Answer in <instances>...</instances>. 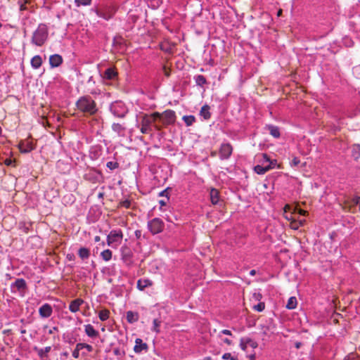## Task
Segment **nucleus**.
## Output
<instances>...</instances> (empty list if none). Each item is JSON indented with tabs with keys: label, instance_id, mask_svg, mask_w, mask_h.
<instances>
[{
	"label": "nucleus",
	"instance_id": "nucleus-46",
	"mask_svg": "<svg viewBox=\"0 0 360 360\" xmlns=\"http://www.w3.org/2000/svg\"><path fill=\"white\" fill-rule=\"evenodd\" d=\"M240 347L241 349H243V351H246L247 350L248 345H247V343H245V338H243L240 339Z\"/></svg>",
	"mask_w": 360,
	"mask_h": 360
},
{
	"label": "nucleus",
	"instance_id": "nucleus-61",
	"mask_svg": "<svg viewBox=\"0 0 360 360\" xmlns=\"http://www.w3.org/2000/svg\"><path fill=\"white\" fill-rule=\"evenodd\" d=\"M299 213H300V214H301V215H305V214H306V213H307V212H306V211H304V210H299Z\"/></svg>",
	"mask_w": 360,
	"mask_h": 360
},
{
	"label": "nucleus",
	"instance_id": "nucleus-28",
	"mask_svg": "<svg viewBox=\"0 0 360 360\" xmlns=\"http://www.w3.org/2000/svg\"><path fill=\"white\" fill-rule=\"evenodd\" d=\"M257 160L259 163L262 164L261 165H269L270 162H273L266 153H262L258 155Z\"/></svg>",
	"mask_w": 360,
	"mask_h": 360
},
{
	"label": "nucleus",
	"instance_id": "nucleus-23",
	"mask_svg": "<svg viewBox=\"0 0 360 360\" xmlns=\"http://www.w3.org/2000/svg\"><path fill=\"white\" fill-rule=\"evenodd\" d=\"M210 107L208 105L205 104L201 108V109L200 110V115L205 120H208L211 117V112H210Z\"/></svg>",
	"mask_w": 360,
	"mask_h": 360
},
{
	"label": "nucleus",
	"instance_id": "nucleus-6",
	"mask_svg": "<svg viewBox=\"0 0 360 360\" xmlns=\"http://www.w3.org/2000/svg\"><path fill=\"white\" fill-rule=\"evenodd\" d=\"M160 117V113L155 112L150 115H144L141 120V127L140 129L142 134H148L152 131L151 124Z\"/></svg>",
	"mask_w": 360,
	"mask_h": 360
},
{
	"label": "nucleus",
	"instance_id": "nucleus-53",
	"mask_svg": "<svg viewBox=\"0 0 360 360\" xmlns=\"http://www.w3.org/2000/svg\"><path fill=\"white\" fill-rule=\"evenodd\" d=\"M220 339L221 340V341H222L224 343H225V344H226V345H232V341H231L230 339H229V338H220Z\"/></svg>",
	"mask_w": 360,
	"mask_h": 360
},
{
	"label": "nucleus",
	"instance_id": "nucleus-47",
	"mask_svg": "<svg viewBox=\"0 0 360 360\" xmlns=\"http://www.w3.org/2000/svg\"><path fill=\"white\" fill-rule=\"evenodd\" d=\"M221 335H229V336H232L233 335L231 331L229 330H226V329H224V330H222L221 331H220L219 335H218V337L219 338H221Z\"/></svg>",
	"mask_w": 360,
	"mask_h": 360
},
{
	"label": "nucleus",
	"instance_id": "nucleus-15",
	"mask_svg": "<svg viewBox=\"0 0 360 360\" xmlns=\"http://www.w3.org/2000/svg\"><path fill=\"white\" fill-rule=\"evenodd\" d=\"M63 58L59 54H53L49 57V64L51 68H57L63 63Z\"/></svg>",
	"mask_w": 360,
	"mask_h": 360
},
{
	"label": "nucleus",
	"instance_id": "nucleus-34",
	"mask_svg": "<svg viewBox=\"0 0 360 360\" xmlns=\"http://www.w3.org/2000/svg\"><path fill=\"white\" fill-rule=\"evenodd\" d=\"M182 120L188 127L191 126L195 122V117L193 115H184Z\"/></svg>",
	"mask_w": 360,
	"mask_h": 360
},
{
	"label": "nucleus",
	"instance_id": "nucleus-18",
	"mask_svg": "<svg viewBox=\"0 0 360 360\" xmlns=\"http://www.w3.org/2000/svg\"><path fill=\"white\" fill-rule=\"evenodd\" d=\"M19 149L21 153H30L34 149L32 143L25 141H21L19 143Z\"/></svg>",
	"mask_w": 360,
	"mask_h": 360
},
{
	"label": "nucleus",
	"instance_id": "nucleus-38",
	"mask_svg": "<svg viewBox=\"0 0 360 360\" xmlns=\"http://www.w3.org/2000/svg\"><path fill=\"white\" fill-rule=\"evenodd\" d=\"M245 338V343H247L248 347H250L252 349H255L257 347L258 345L256 341L250 338Z\"/></svg>",
	"mask_w": 360,
	"mask_h": 360
},
{
	"label": "nucleus",
	"instance_id": "nucleus-16",
	"mask_svg": "<svg viewBox=\"0 0 360 360\" xmlns=\"http://www.w3.org/2000/svg\"><path fill=\"white\" fill-rule=\"evenodd\" d=\"M273 167H274L273 162H270L269 165H257L254 167V171L257 174L262 175V174H264L266 172L269 171Z\"/></svg>",
	"mask_w": 360,
	"mask_h": 360
},
{
	"label": "nucleus",
	"instance_id": "nucleus-51",
	"mask_svg": "<svg viewBox=\"0 0 360 360\" xmlns=\"http://www.w3.org/2000/svg\"><path fill=\"white\" fill-rule=\"evenodd\" d=\"M300 163V160L298 158L294 157L290 162V165L293 167L297 166Z\"/></svg>",
	"mask_w": 360,
	"mask_h": 360
},
{
	"label": "nucleus",
	"instance_id": "nucleus-14",
	"mask_svg": "<svg viewBox=\"0 0 360 360\" xmlns=\"http://www.w3.org/2000/svg\"><path fill=\"white\" fill-rule=\"evenodd\" d=\"M101 76L103 79L112 80L117 76V72L112 68H107L102 74Z\"/></svg>",
	"mask_w": 360,
	"mask_h": 360
},
{
	"label": "nucleus",
	"instance_id": "nucleus-21",
	"mask_svg": "<svg viewBox=\"0 0 360 360\" xmlns=\"http://www.w3.org/2000/svg\"><path fill=\"white\" fill-rule=\"evenodd\" d=\"M126 319L128 323H134L139 321V314L136 311H128L126 314Z\"/></svg>",
	"mask_w": 360,
	"mask_h": 360
},
{
	"label": "nucleus",
	"instance_id": "nucleus-30",
	"mask_svg": "<svg viewBox=\"0 0 360 360\" xmlns=\"http://www.w3.org/2000/svg\"><path fill=\"white\" fill-rule=\"evenodd\" d=\"M352 156L356 160L360 158V145L354 144L352 146Z\"/></svg>",
	"mask_w": 360,
	"mask_h": 360
},
{
	"label": "nucleus",
	"instance_id": "nucleus-33",
	"mask_svg": "<svg viewBox=\"0 0 360 360\" xmlns=\"http://www.w3.org/2000/svg\"><path fill=\"white\" fill-rule=\"evenodd\" d=\"M297 299L295 297H290L287 302L286 307L288 309H294L297 307Z\"/></svg>",
	"mask_w": 360,
	"mask_h": 360
},
{
	"label": "nucleus",
	"instance_id": "nucleus-58",
	"mask_svg": "<svg viewBox=\"0 0 360 360\" xmlns=\"http://www.w3.org/2000/svg\"><path fill=\"white\" fill-rule=\"evenodd\" d=\"M297 222H298L299 226L300 227V226H302L304 224L305 220L304 219L299 220V221H297Z\"/></svg>",
	"mask_w": 360,
	"mask_h": 360
},
{
	"label": "nucleus",
	"instance_id": "nucleus-36",
	"mask_svg": "<svg viewBox=\"0 0 360 360\" xmlns=\"http://www.w3.org/2000/svg\"><path fill=\"white\" fill-rule=\"evenodd\" d=\"M110 312L107 309L101 310L98 313V317L101 321H104L108 319Z\"/></svg>",
	"mask_w": 360,
	"mask_h": 360
},
{
	"label": "nucleus",
	"instance_id": "nucleus-50",
	"mask_svg": "<svg viewBox=\"0 0 360 360\" xmlns=\"http://www.w3.org/2000/svg\"><path fill=\"white\" fill-rule=\"evenodd\" d=\"M120 205L125 208H129L131 206V201L129 200H124L120 202Z\"/></svg>",
	"mask_w": 360,
	"mask_h": 360
},
{
	"label": "nucleus",
	"instance_id": "nucleus-45",
	"mask_svg": "<svg viewBox=\"0 0 360 360\" xmlns=\"http://www.w3.org/2000/svg\"><path fill=\"white\" fill-rule=\"evenodd\" d=\"M113 354L117 356H122L125 354V352L122 351L120 348H115L113 349Z\"/></svg>",
	"mask_w": 360,
	"mask_h": 360
},
{
	"label": "nucleus",
	"instance_id": "nucleus-7",
	"mask_svg": "<svg viewBox=\"0 0 360 360\" xmlns=\"http://www.w3.org/2000/svg\"><path fill=\"white\" fill-rule=\"evenodd\" d=\"M164 227L163 221L158 217L153 218L148 222V229L153 235L161 233Z\"/></svg>",
	"mask_w": 360,
	"mask_h": 360
},
{
	"label": "nucleus",
	"instance_id": "nucleus-32",
	"mask_svg": "<svg viewBox=\"0 0 360 360\" xmlns=\"http://www.w3.org/2000/svg\"><path fill=\"white\" fill-rule=\"evenodd\" d=\"M112 252L110 250L106 249L101 252V257L105 262H108L112 259Z\"/></svg>",
	"mask_w": 360,
	"mask_h": 360
},
{
	"label": "nucleus",
	"instance_id": "nucleus-57",
	"mask_svg": "<svg viewBox=\"0 0 360 360\" xmlns=\"http://www.w3.org/2000/svg\"><path fill=\"white\" fill-rule=\"evenodd\" d=\"M67 258L69 260H73L75 259V255L73 254H68L67 255Z\"/></svg>",
	"mask_w": 360,
	"mask_h": 360
},
{
	"label": "nucleus",
	"instance_id": "nucleus-1",
	"mask_svg": "<svg viewBox=\"0 0 360 360\" xmlns=\"http://www.w3.org/2000/svg\"><path fill=\"white\" fill-rule=\"evenodd\" d=\"M77 110L85 116L94 115L98 111L96 101L89 95L80 96L75 103Z\"/></svg>",
	"mask_w": 360,
	"mask_h": 360
},
{
	"label": "nucleus",
	"instance_id": "nucleus-62",
	"mask_svg": "<svg viewBox=\"0 0 360 360\" xmlns=\"http://www.w3.org/2000/svg\"><path fill=\"white\" fill-rule=\"evenodd\" d=\"M256 274V271L255 269H252L250 271V275L255 276Z\"/></svg>",
	"mask_w": 360,
	"mask_h": 360
},
{
	"label": "nucleus",
	"instance_id": "nucleus-54",
	"mask_svg": "<svg viewBox=\"0 0 360 360\" xmlns=\"http://www.w3.org/2000/svg\"><path fill=\"white\" fill-rule=\"evenodd\" d=\"M56 331H58V327H53L52 328H51L49 330V334H53Z\"/></svg>",
	"mask_w": 360,
	"mask_h": 360
},
{
	"label": "nucleus",
	"instance_id": "nucleus-49",
	"mask_svg": "<svg viewBox=\"0 0 360 360\" xmlns=\"http://www.w3.org/2000/svg\"><path fill=\"white\" fill-rule=\"evenodd\" d=\"M223 359L238 360L237 357L233 356L231 353H225L222 356Z\"/></svg>",
	"mask_w": 360,
	"mask_h": 360
},
{
	"label": "nucleus",
	"instance_id": "nucleus-3",
	"mask_svg": "<svg viewBox=\"0 0 360 360\" xmlns=\"http://www.w3.org/2000/svg\"><path fill=\"white\" fill-rule=\"evenodd\" d=\"M109 110L115 117L121 119L124 118L129 112L127 106L121 101L112 102L109 106Z\"/></svg>",
	"mask_w": 360,
	"mask_h": 360
},
{
	"label": "nucleus",
	"instance_id": "nucleus-12",
	"mask_svg": "<svg viewBox=\"0 0 360 360\" xmlns=\"http://www.w3.org/2000/svg\"><path fill=\"white\" fill-rule=\"evenodd\" d=\"M53 313V309L52 307L48 304H44L39 309V314L41 318H49L52 315Z\"/></svg>",
	"mask_w": 360,
	"mask_h": 360
},
{
	"label": "nucleus",
	"instance_id": "nucleus-13",
	"mask_svg": "<svg viewBox=\"0 0 360 360\" xmlns=\"http://www.w3.org/2000/svg\"><path fill=\"white\" fill-rule=\"evenodd\" d=\"M148 345L143 342L141 338H136L135 340V345L134 347V351L136 354L141 353L143 351L146 352L148 350Z\"/></svg>",
	"mask_w": 360,
	"mask_h": 360
},
{
	"label": "nucleus",
	"instance_id": "nucleus-44",
	"mask_svg": "<svg viewBox=\"0 0 360 360\" xmlns=\"http://www.w3.org/2000/svg\"><path fill=\"white\" fill-rule=\"evenodd\" d=\"M27 1L26 0H19L18 4L20 6V11H25L27 9L26 6Z\"/></svg>",
	"mask_w": 360,
	"mask_h": 360
},
{
	"label": "nucleus",
	"instance_id": "nucleus-37",
	"mask_svg": "<svg viewBox=\"0 0 360 360\" xmlns=\"http://www.w3.org/2000/svg\"><path fill=\"white\" fill-rule=\"evenodd\" d=\"M92 0H75V4L77 7L81 6H89L91 4Z\"/></svg>",
	"mask_w": 360,
	"mask_h": 360
},
{
	"label": "nucleus",
	"instance_id": "nucleus-35",
	"mask_svg": "<svg viewBox=\"0 0 360 360\" xmlns=\"http://www.w3.org/2000/svg\"><path fill=\"white\" fill-rule=\"evenodd\" d=\"M194 79L197 85L202 86L204 84L207 83L206 78L202 75H198L194 77Z\"/></svg>",
	"mask_w": 360,
	"mask_h": 360
},
{
	"label": "nucleus",
	"instance_id": "nucleus-64",
	"mask_svg": "<svg viewBox=\"0 0 360 360\" xmlns=\"http://www.w3.org/2000/svg\"><path fill=\"white\" fill-rule=\"evenodd\" d=\"M11 163V160H6V164L9 165Z\"/></svg>",
	"mask_w": 360,
	"mask_h": 360
},
{
	"label": "nucleus",
	"instance_id": "nucleus-20",
	"mask_svg": "<svg viewBox=\"0 0 360 360\" xmlns=\"http://www.w3.org/2000/svg\"><path fill=\"white\" fill-rule=\"evenodd\" d=\"M210 200L213 205H217L219 203V191L216 188H211L210 192Z\"/></svg>",
	"mask_w": 360,
	"mask_h": 360
},
{
	"label": "nucleus",
	"instance_id": "nucleus-29",
	"mask_svg": "<svg viewBox=\"0 0 360 360\" xmlns=\"http://www.w3.org/2000/svg\"><path fill=\"white\" fill-rule=\"evenodd\" d=\"M347 204L348 205V207L350 210L357 205H359L360 209V197L357 195L354 196L351 200L347 201Z\"/></svg>",
	"mask_w": 360,
	"mask_h": 360
},
{
	"label": "nucleus",
	"instance_id": "nucleus-27",
	"mask_svg": "<svg viewBox=\"0 0 360 360\" xmlns=\"http://www.w3.org/2000/svg\"><path fill=\"white\" fill-rule=\"evenodd\" d=\"M51 347L50 346L46 347L44 348L38 349L37 347H34V350L37 351L38 356L41 359H44L46 354L51 351Z\"/></svg>",
	"mask_w": 360,
	"mask_h": 360
},
{
	"label": "nucleus",
	"instance_id": "nucleus-41",
	"mask_svg": "<svg viewBox=\"0 0 360 360\" xmlns=\"http://www.w3.org/2000/svg\"><path fill=\"white\" fill-rule=\"evenodd\" d=\"M78 347H80L81 349H86L89 352H91L93 351V347L86 343H79Z\"/></svg>",
	"mask_w": 360,
	"mask_h": 360
},
{
	"label": "nucleus",
	"instance_id": "nucleus-59",
	"mask_svg": "<svg viewBox=\"0 0 360 360\" xmlns=\"http://www.w3.org/2000/svg\"><path fill=\"white\" fill-rule=\"evenodd\" d=\"M301 345H302V343H301V342H295V347H296L297 349H300V347H301Z\"/></svg>",
	"mask_w": 360,
	"mask_h": 360
},
{
	"label": "nucleus",
	"instance_id": "nucleus-17",
	"mask_svg": "<svg viewBox=\"0 0 360 360\" xmlns=\"http://www.w3.org/2000/svg\"><path fill=\"white\" fill-rule=\"evenodd\" d=\"M84 303V300L80 298L75 299L70 302L69 304V309L72 313H76L79 311L80 306Z\"/></svg>",
	"mask_w": 360,
	"mask_h": 360
},
{
	"label": "nucleus",
	"instance_id": "nucleus-63",
	"mask_svg": "<svg viewBox=\"0 0 360 360\" xmlns=\"http://www.w3.org/2000/svg\"><path fill=\"white\" fill-rule=\"evenodd\" d=\"M166 192H167V190L162 191L160 193V195H161V196L165 195V193Z\"/></svg>",
	"mask_w": 360,
	"mask_h": 360
},
{
	"label": "nucleus",
	"instance_id": "nucleus-19",
	"mask_svg": "<svg viewBox=\"0 0 360 360\" xmlns=\"http://www.w3.org/2000/svg\"><path fill=\"white\" fill-rule=\"evenodd\" d=\"M265 129L269 131V134L274 138L278 139L281 136L280 129L278 127L273 124H266L265 126Z\"/></svg>",
	"mask_w": 360,
	"mask_h": 360
},
{
	"label": "nucleus",
	"instance_id": "nucleus-52",
	"mask_svg": "<svg viewBox=\"0 0 360 360\" xmlns=\"http://www.w3.org/2000/svg\"><path fill=\"white\" fill-rule=\"evenodd\" d=\"M290 227L292 229L297 230L300 228L299 224L297 220H293L290 223Z\"/></svg>",
	"mask_w": 360,
	"mask_h": 360
},
{
	"label": "nucleus",
	"instance_id": "nucleus-9",
	"mask_svg": "<svg viewBox=\"0 0 360 360\" xmlns=\"http://www.w3.org/2000/svg\"><path fill=\"white\" fill-rule=\"evenodd\" d=\"M158 118L161 120L163 124H171L175 122V112L172 110H167L162 114H160V117Z\"/></svg>",
	"mask_w": 360,
	"mask_h": 360
},
{
	"label": "nucleus",
	"instance_id": "nucleus-55",
	"mask_svg": "<svg viewBox=\"0 0 360 360\" xmlns=\"http://www.w3.org/2000/svg\"><path fill=\"white\" fill-rule=\"evenodd\" d=\"M135 236L136 237V238H140L141 236V231L140 230H136L135 231Z\"/></svg>",
	"mask_w": 360,
	"mask_h": 360
},
{
	"label": "nucleus",
	"instance_id": "nucleus-43",
	"mask_svg": "<svg viewBox=\"0 0 360 360\" xmlns=\"http://www.w3.org/2000/svg\"><path fill=\"white\" fill-rule=\"evenodd\" d=\"M79 347V343L76 345L75 349L72 352V356L75 359L79 358V351L82 350Z\"/></svg>",
	"mask_w": 360,
	"mask_h": 360
},
{
	"label": "nucleus",
	"instance_id": "nucleus-24",
	"mask_svg": "<svg viewBox=\"0 0 360 360\" xmlns=\"http://www.w3.org/2000/svg\"><path fill=\"white\" fill-rule=\"evenodd\" d=\"M112 130L117 133L119 136H123L126 130V127L122 124L113 123L112 124Z\"/></svg>",
	"mask_w": 360,
	"mask_h": 360
},
{
	"label": "nucleus",
	"instance_id": "nucleus-39",
	"mask_svg": "<svg viewBox=\"0 0 360 360\" xmlns=\"http://www.w3.org/2000/svg\"><path fill=\"white\" fill-rule=\"evenodd\" d=\"M343 360H360V355L355 353H349L347 354Z\"/></svg>",
	"mask_w": 360,
	"mask_h": 360
},
{
	"label": "nucleus",
	"instance_id": "nucleus-10",
	"mask_svg": "<svg viewBox=\"0 0 360 360\" xmlns=\"http://www.w3.org/2000/svg\"><path fill=\"white\" fill-rule=\"evenodd\" d=\"M26 281L23 278H18L14 283L11 284V288L12 292H14L13 289L19 291L23 295L27 289Z\"/></svg>",
	"mask_w": 360,
	"mask_h": 360
},
{
	"label": "nucleus",
	"instance_id": "nucleus-40",
	"mask_svg": "<svg viewBox=\"0 0 360 360\" xmlns=\"http://www.w3.org/2000/svg\"><path fill=\"white\" fill-rule=\"evenodd\" d=\"M106 167L110 170H114L119 167V163L117 162L110 161L106 163Z\"/></svg>",
	"mask_w": 360,
	"mask_h": 360
},
{
	"label": "nucleus",
	"instance_id": "nucleus-48",
	"mask_svg": "<svg viewBox=\"0 0 360 360\" xmlns=\"http://www.w3.org/2000/svg\"><path fill=\"white\" fill-rule=\"evenodd\" d=\"M153 323V330L158 333L160 321H158V319H154Z\"/></svg>",
	"mask_w": 360,
	"mask_h": 360
},
{
	"label": "nucleus",
	"instance_id": "nucleus-5",
	"mask_svg": "<svg viewBox=\"0 0 360 360\" xmlns=\"http://www.w3.org/2000/svg\"><path fill=\"white\" fill-rule=\"evenodd\" d=\"M117 7L113 4L104 5L95 10L97 16L102 18L105 20H109L113 18L117 12Z\"/></svg>",
	"mask_w": 360,
	"mask_h": 360
},
{
	"label": "nucleus",
	"instance_id": "nucleus-11",
	"mask_svg": "<svg viewBox=\"0 0 360 360\" xmlns=\"http://www.w3.org/2000/svg\"><path fill=\"white\" fill-rule=\"evenodd\" d=\"M233 152V148L229 143L221 144L219 149V156L221 160H227L230 158Z\"/></svg>",
	"mask_w": 360,
	"mask_h": 360
},
{
	"label": "nucleus",
	"instance_id": "nucleus-42",
	"mask_svg": "<svg viewBox=\"0 0 360 360\" xmlns=\"http://www.w3.org/2000/svg\"><path fill=\"white\" fill-rule=\"evenodd\" d=\"M265 308V304L264 302H259L253 307V309L257 311H262Z\"/></svg>",
	"mask_w": 360,
	"mask_h": 360
},
{
	"label": "nucleus",
	"instance_id": "nucleus-8",
	"mask_svg": "<svg viewBox=\"0 0 360 360\" xmlns=\"http://www.w3.org/2000/svg\"><path fill=\"white\" fill-rule=\"evenodd\" d=\"M121 259L127 266L132 264L133 253L127 245H123L120 248Z\"/></svg>",
	"mask_w": 360,
	"mask_h": 360
},
{
	"label": "nucleus",
	"instance_id": "nucleus-4",
	"mask_svg": "<svg viewBox=\"0 0 360 360\" xmlns=\"http://www.w3.org/2000/svg\"><path fill=\"white\" fill-rule=\"evenodd\" d=\"M123 236V232L121 229L111 230L107 236V245L112 248L117 249L122 243Z\"/></svg>",
	"mask_w": 360,
	"mask_h": 360
},
{
	"label": "nucleus",
	"instance_id": "nucleus-22",
	"mask_svg": "<svg viewBox=\"0 0 360 360\" xmlns=\"http://www.w3.org/2000/svg\"><path fill=\"white\" fill-rule=\"evenodd\" d=\"M85 333L90 338H96L98 336L99 333L94 329L93 326L91 324H86L84 326Z\"/></svg>",
	"mask_w": 360,
	"mask_h": 360
},
{
	"label": "nucleus",
	"instance_id": "nucleus-2",
	"mask_svg": "<svg viewBox=\"0 0 360 360\" xmlns=\"http://www.w3.org/2000/svg\"><path fill=\"white\" fill-rule=\"evenodd\" d=\"M48 37V26L44 23H40L32 34L31 42L37 46H41L46 41Z\"/></svg>",
	"mask_w": 360,
	"mask_h": 360
},
{
	"label": "nucleus",
	"instance_id": "nucleus-60",
	"mask_svg": "<svg viewBox=\"0 0 360 360\" xmlns=\"http://www.w3.org/2000/svg\"><path fill=\"white\" fill-rule=\"evenodd\" d=\"M101 240V237L99 236H96L94 237V241L95 242H99Z\"/></svg>",
	"mask_w": 360,
	"mask_h": 360
},
{
	"label": "nucleus",
	"instance_id": "nucleus-56",
	"mask_svg": "<svg viewBox=\"0 0 360 360\" xmlns=\"http://www.w3.org/2000/svg\"><path fill=\"white\" fill-rule=\"evenodd\" d=\"M253 297L255 298V300H259L260 298L262 297V295L259 293H255Z\"/></svg>",
	"mask_w": 360,
	"mask_h": 360
},
{
	"label": "nucleus",
	"instance_id": "nucleus-31",
	"mask_svg": "<svg viewBox=\"0 0 360 360\" xmlns=\"http://www.w3.org/2000/svg\"><path fill=\"white\" fill-rule=\"evenodd\" d=\"M78 255L82 259H88L90 256V251L86 248H80L78 250Z\"/></svg>",
	"mask_w": 360,
	"mask_h": 360
},
{
	"label": "nucleus",
	"instance_id": "nucleus-26",
	"mask_svg": "<svg viewBox=\"0 0 360 360\" xmlns=\"http://www.w3.org/2000/svg\"><path fill=\"white\" fill-rule=\"evenodd\" d=\"M31 65L34 69H38L40 68L42 63L41 57L39 55L34 56L31 59Z\"/></svg>",
	"mask_w": 360,
	"mask_h": 360
},
{
	"label": "nucleus",
	"instance_id": "nucleus-25",
	"mask_svg": "<svg viewBox=\"0 0 360 360\" xmlns=\"http://www.w3.org/2000/svg\"><path fill=\"white\" fill-rule=\"evenodd\" d=\"M153 283L149 279H139L137 281V288L140 290H143L146 288L151 286Z\"/></svg>",
	"mask_w": 360,
	"mask_h": 360
}]
</instances>
